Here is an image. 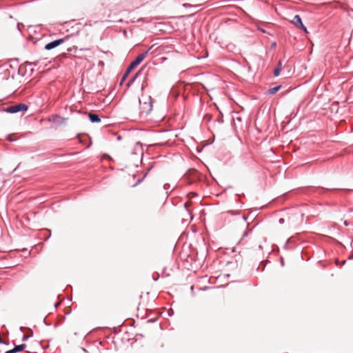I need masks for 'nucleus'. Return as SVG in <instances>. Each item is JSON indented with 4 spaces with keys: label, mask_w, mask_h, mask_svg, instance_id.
I'll list each match as a JSON object with an SVG mask.
<instances>
[{
    "label": "nucleus",
    "mask_w": 353,
    "mask_h": 353,
    "mask_svg": "<svg viewBox=\"0 0 353 353\" xmlns=\"http://www.w3.org/2000/svg\"><path fill=\"white\" fill-rule=\"evenodd\" d=\"M89 119L92 123H99L101 121V119L98 114L94 113H89L88 114Z\"/></svg>",
    "instance_id": "0eeeda50"
},
{
    "label": "nucleus",
    "mask_w": 353,
    "mask_h": 353,
    "mask_svg": "<svg viewBox=\"0 0 353 353\" xmlns=\"http://www.w3.org/2000/svg\"><path fill=\"white\" fill-rule=\"evenodd\" d=\"M299 28H301V30H304L305 32H307V28L303 24V23L299 25V26L298 27Z\"/></svg>",
    "instance_id": "f8f14e48"
},
{
    "label": "nucleus",
    "mask_w": 353,
    "mask_h": 353,
    "mask_svg": "<svg viewBox=\"0 0 353 353\" xmlns=\"http://www.w3.org/2000/svg\"><path fill=\"white\" fill-rule=\"evenodd\" d=\"M279 222L280 224L284 223V222H285L284 219L281 218L279 219Z\"/></svg>",
    "instance_id": "2eb2a0df"
},
{
    "label": "nucleus",
    "mask_w": 353,
    "mask_h": 353,
    "mask_svg": "<svg viewBox=\"0 0 353 353\" xmlns=\"http://www.w3.org/2000/svg\"><path fill=\"white\" fill-rule=\"evenodd\" d=\"M139 75V73L137 72L130 81L128 83V85L129 86L130 84H131L132 82L134 81V80L136 79V78L138 77Z\"/></svg>",
    "instance_id": "9b49d317"
},
{
    "label": "nucleus",
    "mask_w": 353,
    "mask_h": 353,
    "mask_svg": "<svg viewBox=\"0 0 353 353\" xmlns=\"http://www.w3.org/2000/svg\"><path fill=\"white\" fill-rule=\"evenodd\" d=\"M293 24H294L296 27H299L300 24L302 23L301 19L299 15L296 14L292 20Z\"/></svg>",
    "instance_id": "6e6552de"
},
{
    "label": "nucleus",
    "mask_w": 353,
    "mask_h": 353,
    "mask_svg": "<svg viewBox=\"0 0 353 353\" xmlns=\"http://www.w3.org/2000/svg\"><path fill=\"white\" fill-rule=\"evenodd\" d=\"M343 223H344V225H346V226H347V225H350V223H349L347 221H346V220H345V221H344Z\"/></svg>",
    "instance_id": "dca6fc26"
},
{
    "label": "nucleus",
    "mask_w": 353,
    "mask_h": 353,
    "mask_svg": "<svg viewBox=\"0 0 353 353\" xmlns=\"http://www.w3.org/2000/svg\"><path fill=\"white\" fill-rule=\"evenodd\" d=\"M29 337H30V336H28V335H24L22 338V341H24L27 340Z\"/></svg>",
    "instance_id": "ddd939ff"
},
{
    "label": "nucleus",
    "mask_w": 353,
    "mask_h": 353,
    "mask_svg": "<svg viewBox=\"0 0 353 353\" xmlns=\"http://www.w3.org/2000/svg\"><path fill=\"white\" fill-rule=\"evenodd\" d=\"M281 88V85H278V86H276V87H274V88H271L268 90V92L270 94H275L277 91H279L280 90V88Z\"/></svg>",
    "instance_id": "9d476101"
},
{
    "label": "nucleus",
    "mask_w": 353,
    "mask_h": 353,
    "mask_svg": "<svg viewBox=\"0 0 353 353\" xmlns=\"http://www.w3.org/2000/svg\"><path fill=\"white\" fill-rule=\"evenodd\" d=\"M184 206H185V208H188V203H185L184 204Z\"/></svg>",
    "instance_id": "6ab92c4d"
},
{
    "label": "nucleus",
    "mask_w": 353,
    "mask_h": 353,
    "mask_svg": "<svg viewBox=\"0 0 353 353\" xmlns=\"http://www.w3.org/2000/svg\"><path fill=\"white\" fill-rule=\"evenodd\" d=\"M282 69L281 61H279L278 67L274 70V75L278 77Z\"/></svg>",
    "instance_id": "1a4fd4ad"
},
{
    "label": "nucleus",
    "mask_w": 353,
    "mask_h": 353,
    "mask_svg": "<svg viewBox=\"0 0 353 353\" xmlns=\"http://www.w3.org/2000/svg\"><path fill=\"white\" fill-rule=\"evenodd\" d=\"M28 107L25 103H18L14 105H11L5 109L8 113H17L19 112L26 111Z\"/></svg>",
    "instance_id": "7ed1b4c3"
},
{
    "label": "nucleus",
    "mask_w": 353,
    "mask_h": 353,
    "mask_svg": "<svg viewBox=\"0 0 353 353\" xmlns=\"http://www.w3.org/2000/svg\"><path fill=\"white\" fill-rule=\"evenodd\" d=\"M152 46L150 47L146 51L143 52L142 54H139L128 66L127 68L125 74L123 76L122 81H123L125 78L128 77V74L130 72V71L134 69L136 66H137L145 57V56L148 54V52L152 49Z\"/></svg>",
    "instance_id": "f03ea898"
},
{
    "label": "nucleus",
    "mask_w": 353,
    "mask_h": 353,
    "mask_svg": "<svg viewBox=\"0 0 353 353\" xmlns=\"http://www.w3.org/2000/svg\"><path fill=\"white\" fill-rule=\"evenodd\" d=\"M243 219L244 220H246V217H245V216H243Z\"/></svg>",
    "instance_id": "aec40b11"
},
{
    "label": "nucleus",
    "mask_w": 353,
    "mask_h": 353,
    "mask_svg": "<svg viewBox=\"0 0 353 353\" xmlns=\"http://www.w3.org/2000/svg\"><path fill=\"white\" fill-rule=\"evenodd\" d=\"M141 113L145 115L150 114L152 110V99L150 96L142 95L139 99Z\"/></svg>",
    "instance_id": "f257e3e1"
},
{
    "label": "nucleus",
    "mask_w": 353,
    "mask_h": 353,
    "mask_svg": "<svg viewBox=\"0 0 353 353\" xmlns=\"http://www.w3.org/2000/svg\"><path fill=\"white\" fill-rule=\"evenodd\" d=\"M350 213H353V211H350ZM352 216H353V214H352Z\"/></svg>",
    "instance_id": "412c9836"
},
{
    "label": "nucleus",
    "mask_w": 353,
    "mask_h": 353,
    "mask_svg": "<svg viewBox=\"0 0 353 353\" xmlns=\"http://www.w3.org/2000/svg\"><path fill=\"white\" fill-rule=\"evenodd\" d=\"M68 37H65L64 38H62V39H57V40H54L53 41H51L48 43H47L46 46H45V49L46 50H50L57 46H59V45L62 44L65 40H67Z\"/></svg>",
    "instance_id": "20e7f679"
},
{
    "label": "nucleus",
    "mask_w": 353,
    "mask_h": 353,
    "mask_svg": "<svg viewBox=\"0 0 353 353\" xmlns=\"http://www.w3.org/2000/svg\"><path fill=\"white\" fill-rule=\"evenodd\" d=\"M26 347V344H21L19 345H15V347L10 350L6 351L5 353H17L23 350Z\"/></svg>",
    "instance_id": "423d86ee"
},
{
    "label": "nucleus",
    "mask_w": 353,
    "mask_h": 353,
    "mask_svg": "<svg viewBox=\"0 0 353 353\" xmlns=\"http://www.w3.org/2000/svg\"><path fill=\"white\" fill-rule=\"evenodd\" d=\"M248 232H249V230L245 231L243 234V237L244 238V237L247 236L248 235Z\"/></svg>",
    "instance_id": "4468645a"
},
{
    "label": "nucleus",
    "mask_w": 353,
    "mask_h": 353,
    "mask_svg": "<svg viewBox=\"0 0 353 353\" xmlns=\"http://www.w3.org/2000/svg\"><path fill=\"white\" fill-rule=\"evenodd\" d=\"M236 119L238 121H239V122H241V117H237L236 118Z\"/></svg>",
    "instance_id": "f3484780"
},
{
    "label": "nucleus",
    "mask_w": 353,
    "mask_h": 353,
    "mask_svg": "<svg viewBox=\"0 0 353 353\" xmlns=\"http://www.w3.org/2000/svg\"><path fill=\"white\" fill-rule=\"evenodd\" d=\"M48 121L50 122L60 125L64 122L65 119L57 114H54L50 118H49Z\"/></svg>",
    "instance_id": "39448f33"
},
{
    "label": "nucleus",
    "mask_w": 353,
    "mask_h": 353,
    "mask_svg": "<svg viewBox=\"0 0 353 353\" xmlns=\"http://www.w3.org/2000/svg\"><path fill=\"white\" fill-rule=\"evenodd\" d=\"M145 176V175H144V176L141 179H139L138 181H137V183H141V181L143 180V179Z\"/></svg>",
    "instance_id": "a211bd4d"
}]
</instances>
